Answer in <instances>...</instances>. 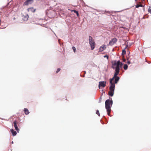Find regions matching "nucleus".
<instances>
[{
	"label": "nucleus",
	"instance_id": "nucleus-1",
	"mask_svg": "<svg viewBox=\"0 0 151 151\" xmlns=\"http://www.w3.org/2000/svg\"><path fill=\"white\" fill-rule=\"evenodd\" d=\"M122 63L119 61H118L117 62L115 61L112 64V68L114 69H115V72L113 77L110 79V82L111 83L115 79V83H117L119 81L120 78L119 76H117L118 75L120 70V68H122Z\"/></svg>",
	"mask_w": 151,
	"mask_h": 151
},
{
	"label": "nucleus",
	"instance_id": "nucleus-2",
	"mask_svg": "<svg viewBox=\"0 0 151 151\" xmlns=\"http://www.w3.org/2000/svg\"><path fill=\"white\" fill-rule=\"evenodd\" d=\"M112 104V100L107 99L105 101V108L107 110V114L110 116L111 111V107Z\"/></svg>",
	"mask_w": 151,
	"mask_h": 151
},
{
	"label": "nucleus",
	"instance_id": "nucleus-3",
	"mask_svg": "<svg viewBox=\"0 0 151 151\" xmlns=\"http://www.w3.org/2000/svg\"><path fill=\"white\" fill-rule=\"evenodd\" d=\"M89 43L91 46V50H93L95 47L96 43L91 36L89 37Z\"/></svg>",
	"mask_w": 151,
	"mask_h": 151
},
{
	"label": "nucleus",
	"instance_id": "nucleus-4",
	"mask_svg": "<svg viewBox=\"0 0 151 151\" xmlns=\"http://www.w3.org/2000/svg\"><path fill=\"white\" fill-rule=\"evenodd\" d=\"M136 5H135V7L138 8L139 7H143V6L141 3L142 1L141 0H135Z\"/></svg>",
	"mask_w": 151,
	"mask_h": 151
},
{
	"label": "nucleus",
	"instance_id": "nucleus-5",
	"mask_svg": "<svg viewBox=\"0 0 151 151\" xmlns=\"http://www.w3.org/2000/svg\"><path fill=\"white\" fill-rule=\"evenodd\" d=\"M110 85L109 87V89L110 91H114L115 85L114 83L113 82H110Z\"/></svg>",
	"mask_w": 151,
	"mask_h": 151
},
{
	"label": "nucleus",
	"instance_id": "nucleus-6",
	"mask_svg": "<svg viewBox=\"0 0 151 151\" xmlns=\"http://www.w3.org/2000/svg\"><path fill=\"white\" fill-rule=\"evenodd\" d=\"M117 39L116 38H114L110 41L109 44L110 45H112L115 43L117 42Z\"/></svg>",
	"mask_w": 151,
	"mask_h": 151
},
{
	"label": "nucleus",
	"instance_id": "nucleus-7",
	"mask_svg": "<svg viewBox=\"0 0 151 151\" xmlns=\"http://www.w3.org/2000/svg\"><path fill=\"white\" fill-rule=\"evenodd\" d=\"M106 82L105 81H100L99 83V87L100 88V86H102L103 87H105L106 85Z\"/></svg>",
	"mask_w": 151,
	"mask_h": 151
},
{
	"label": "nucleus",
	"instance_id": "nucleus-8",
	"mask_svg": "<svg viewBox=\"0 0 151 151\" xmlns=\"http://www.w3.org/2000/svg\"><path fill=\"white\" fill-rule=\"evenodd\" d=\"M33 2V0H27L24 3V5H27L29 4H31Z\"/></svg>",
	"mask_w": 151,
	"mask_h": 151
},
{
	"label": "nucleus",
	"instance_id": "nucleus-9",
	"mask_svg": "<svg viewBox=\"0 0 151 151\" xmlns=\"http://www.w3.org/2000/svg\"><path fill=\"white\" fill-rule=\"evenodd\" d=\"M14 126L16 130L18 132L19 131V129H18V127L17 125V121H15L14 122Z\"/></svg>",
	"mask_w": 151,
	"mask_h": 151
},
{
	"label": "nucleus",
	"instance_id": "nucleus-10",
	"mask_svg": "<svg viewBox=\"0 0 151 151\" xmlns=\"http://www.w3.org/2000/svg\"><path fill=\"white\" fill-rule=\"evenodd\" d=\"M106 48V46L105 45H103L101 46L99 48V51L100 52H101L105 50Z\"/></svg>",
	"mask_w": 151,
	"mask_h": 151
},
{
	"label": "nucleus",
	"instance_id": "nucleus-11",
	"mask_svg": "<svg viewBox=\"0 0 151 151\" xmlns=\"http://www.w3.org/2000/svg\"><path fill=\"white\" fill-rule=\"evenodd\" d=\"M27 10L29 12H34L36 11V9H34L33 7H30L28 8Z\"/></svg>",
	"mask_w": 151,
	"mask_h": 151
},
{
	"label": "nucleus",
	"instance_id": "nucleus-12",
	"mask_svg": "<svg viewBox=\"0 0 151 151\" xmlns=\"http://www.w3.org/2000/svg\"><path fill=\"white\" fill-rule=\"evenodd\" d=\"M10 130L13 136H14L16 135L17 132L16 131H15L14 129H11Z\"/></svg>",
	"mask_w": 151,
	"mask_h": 151
},
{
	"label": "nucleus",
	"instance_id": "nucleus-13",
	"mask_svg": "<svg viewBox=\"0 0 151 151\" xmlns=\"http://www.w3.org/2000/svg\"><path fill=\"white\" fill-rule=\"evenodd\" d=\"M24 111L26 115L28 114L29 113L28 109L27 108H24Z\"/></svg>",
	"mask_w": 151,
	"mask_h": 151
},
{
	"label": "nucleus",
	"instance_id": "nucleus-14",
	"mask_svg": "<svg viewBox=\"0 0 151 151\" xmlns=\"http://www.w3.org/2000/svg\"><path fill=\"white\" fill-rule=\"evenodd\" d=\"M114 91H110L109 92V96H113L114 95Z\"/></svg>",
	"mask_w": 151,
	"mask_h": 151
},
{
	"label": "nucleus",
	"instance_id": "nucleus-15",
	"mask_svg": "<svg viewBox=\"0 0 151 151\" xmlns=\"http://www.w3.org/2000/svg\"><path fill=\"white\" fill-rule=\"evenodd\" d=\"M70 10L71 12H73L74 13H76L77 16H79V13L78 11L74 10Z\"/></svg>",
	"mask_w": 151,
	"mask_h": 151
},
{
	"label": "nucleus",
	"instance_id": "nucleus-16",
	"mask_svg": "<svg viewBox=\"0 0 151 151\" xmlns=\"http://www.w3.org/2000/svg\"><path fill=\"white\" fill-rule=\"evenodd\" d=\"M128 68V66L127 64H125L124 66V68L125 70H126Z\"/></svg>",
	"mask_w": 151,
	"mask_h": 151
},
{
	"label": "nucleus",
	"instance_id": "nucleus-17",
	"mask_svg": "<svg viewBox=\"0 0 151 151\" xmlns=\"http://www.w3.org/2000/svg\"><path fill=\"white\" fill-rule=\"evenodd\" d=\"M96 114H97L99 116H100V114L99 112V110H97L96 111Z\"/></svg>",
	"mask_w": 151,
	"mask_h": 151
},
{
	"label": "nucleus",
	"instance_id": "nucleus-18",
	"mask_svg": "<svg viewBox=\"0 0 151 151\" xmlns=\"http://www.w3.org/2000/svg\"><path fill=\"white\" fill-rule=\"evenodd\" d=\"M126 52L124 49L122 51V55H124L125 54Z\"/></svg>",
	"mask_w": 151,
	"mask_h": 151
},
{
	"label": "nucleus",
	"instance_id": "nucleus-19",
	"mask_svg": "<svg viewBox=\"0 0 151 151\" xmlns=\"http://www.w3.org/2000/svg\"><path fill=\"white\" fill-rule=\"evenodd\" d=\"M72 49L73 50V51L74 52H75L76 51V49L75 47H72Z\"/></svg>",
	"mask_w": 151,
	"mask_h": 151
},
{
	"label": "nucleus",
	"instance_id": "nucleus-20",
	"mask_svg": "<svg viewBox=\"0 0 151 151\" xmlns=\"http://www.w3.org/2000/svg\"><path fill=\"white\" fill-rule=\"evenodd\" d=\"M60 70V68H58L57 69V70L56 71V73H58L59 71Z\"/></svg>",
	"mask_w": 151,
	"mask_h": 151
},
{
	"label": "nucleus",
	"instance_id": "nucleus-21",
	"mask_svg": "<svg viewBox=\"0 0 151 151\" xmlns=\"http://www.w3.org/2000/svg\"><path fill=\"white\" fill-rule=\"evenodd\" d=\"M148 12L151 14V9L150 8L148 9Z\"/></svg>",
	"mask_w": 151,
	"mask_h": 151
},
{
	"label": "nucleus",
	"instance_id": "nucleus-22",
	"mask_svg": "<svg viewBox=\"0 0 151 151\" xmlns=\"http://www.w3.org/2000/svg\"><path fill=\"white\" fill-rule=\"evenodd\" d=\"M104 58H106L107 59H108V58H109V57L107 55H104Z\"/></svg>",
	"mask_w": 151,
	"mask_h": 151
},
{
	"label": "nucleus",
	"instance_id": "nucleus-23",
	"mask_svg": "<svg viewBox=\"0 0 151 151\" xmlns=\"http://www.w3.org/2000/svg\"><path fill=\"white\" fill-rule=\"evenodd\" d=\"M123 61L124 62H127L126 61H127V60H125V59L124 58H123Z\"/></svg>",
	"mask_w": 151,
	"mask_h": 151
},
{
	"label": "nucleus",
	"instance_id": "nucleus-24",
	"mask_svg": "<svg viewBox=\"0 0 151 151\" xmlns=\"http://www.w3.org/2000/svg\"><path fill=\"white\" fill-rule=\"evenodd\" d=\"M127 62L128 64L130 63V62L128 60H127Z\"/></svg>",
	"mask_w": 151,
	"mask_h": 151
},
{
	"label": "nucleus",
	"instance_id": "nucleus-25",
	"mask_svg": "<svg viewBox=\"0 0 151 151\" xmlns=\"http://www.w3.org/2000/svg\"><path fill=\"white\" fill-rule=\"evenodd\" d=\"M101 101L100 100V102H101Z\"/></svg>",
	"mask_w": 151,
	"mask_h": 151
},
{
	"label": "nucleus",
	"instance_id": "nucleus-26",
	"mask_svg": "<svg viewBox=\"0 0 151 151\" xmlns=\"http://www.w3.org/2000/svg\"><path fill=\"white\" fill-rule=\"evenodd\" d=\"M142 1H145V0H142Z\"/></svg>",
	"mask_w": 151,
	"mask_h": 151
}]
</instances>
